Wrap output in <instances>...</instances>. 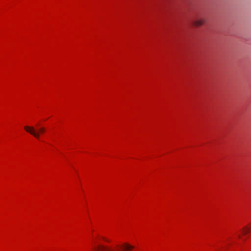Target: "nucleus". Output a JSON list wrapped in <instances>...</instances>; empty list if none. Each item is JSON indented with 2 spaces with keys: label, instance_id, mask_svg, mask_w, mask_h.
<instances>
[{
  "label": "nucleus",
  "instance_id": "nucleus-1",
  "mask_svg": "<svg viewBox=\"0 0 251 251\" xmlns=\"http://www.w3.org/2000/svg\"><path fill=\"white\" fill-rule=\"evenodd\" d=\"M25 130L34 136L35 137L38 138L40 133L44 132L45 129L43 128L39 127V126H25Z\"/></svg>",
  "mask_w": 251,
  "mask_h": 251
},
{
  "label": "nucleus",
  "instance_id": "nucleus-2",
  "mask_svg": "<svg viewBox=\"0 0 251 251\" xmlns=\"http://www.w3.org/2000/svg\"><path fill=\"white\" fill-rule=\"evenodd\" d=\"M97 251H115L114 249L104 245H99L96 248Z\"/></svg>",
  "mask_w": 251,
  "mask_h": 251
},
{
  "label": "nucleus",
  "instance_id": "nucleus-3",
  "mask_svg": "<svg viewBox=\"0 0 251 251\" xmlns=\"http://www.w3.org/2000/svg\"><path fill=\"white\" fill-rule=\"evenodd\" d=\"M123 251H130L134 249V246L130 245L128 243H125L122 246Z\"/></svg>",
  "mask_w": 251,
  "mask_h": 251
},
{
  "label": "nucleus",
  "instance_id": "nucleus-4",
  "mask_svg": "<svg viewBox=\"0 0 251 251\" xmlns=\"http://www.w3.org/2000/svg\"><path fill=\"white\" fill-rule=\"evenodd\" d=\"M205 22L206 21L204 19H200L194 21L193 25L196 26H200L203 25Z\"/></svg>",
  "mask_w": 251,
  "mask_h": 251
},
{
  "label": "nucleus",
  "instance_id": "nucleus-5",
  "mask_svg": "<svg viewBox=\"0 0 251 251\" xmlns=\"http://www.w3.org/2000/svg\"><path fill=\"white\" fill-rule=\"evenodd\" d=\"M250 229L247 226L242 229V234L244 235H246L250 231Z\"/></svg>",
  "mask_w": 251,
  "mask_h": 251
},
{
  "label": "nucleus",
  "instance_id": "nucleus-6",
  "mask_svg": "<svg viewBox=\"0 0 251 251\" xmlns=\"http://www.w3.org/2000/svg\"><path fill=\"white\" fill-rule=\"evenodd\" d=\"M117 247H118V246H116V247L115 248V250L117 249Z\"/></svg>",
  "mask_w": 251,
  "mask_h": 251
},
{
  "label": "nucleus",
  "instance_id": "nucleus-7",
  "mask_svg": "<svg viewBox=\"0 0 251 251\" xmlns=\"http://www.w3.org/2000/svg\"><path fill=\"white\" fill-rule=\"evenodd\" d=\"M238 236L239 238H240V235H238Z\"/></svg>",
  "mask_w": 251,
  "mask_h": 251
}]
</instances>
